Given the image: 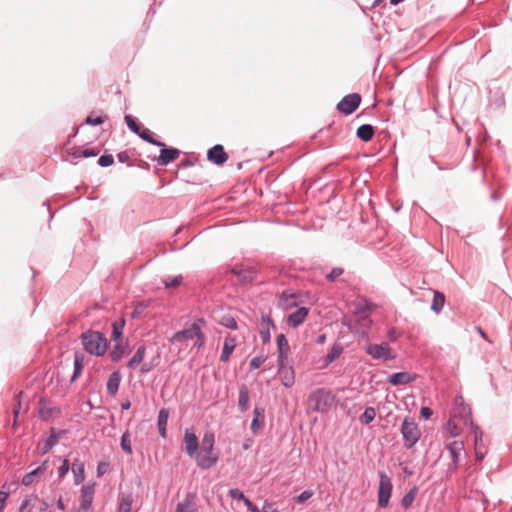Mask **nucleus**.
Instances as JSON below:
<instances>
[{
  "label": "nucleus",
  "instance_id": "f257e3e1",
  "mask_svg": "<svg viewBox=\"0 0 512 512\" xmlns=\"http://www.w3.org/2000/svg\"><path fill=\"white\" fill-rule=\"evenodd\" d=\"M215 437L213 433L204 434L200 450L198 449L196 456L193 458L202 469H209L214 466L218 460V455L214 452Z\"/></svg>",
  "mask_w": 512,
  "mask_h": 512
},
{
  "label": "nucleus",
  "instance_id": "f03ea898",
  "mask_svg": "<svg viewBox=\"0 0 512 512\" xmlns=\"http://www.w3.org/2000/svg\"><path fill=\"white\" fill-rule=\"evenodd\" d=\"M372 306L367 301H359L353 317L350 319L349 327L352 331L366 336L371 326L370 312Z\"/></svg>",
  "mask_w": 512,
  "mask_h": 512
},
{
  "label": "nucleus",
  "instance_id": "7ed1b4c3",
  "mask_svg": "<svg viewBox=\"0 0 512 512\" xmlns=\"http://www.w3.org/2000/svg\"><path fill=\"white\" fill-rule=\"evenodd\" d=\"M84 349L95 356H102L107 350V339L98 331H87L81 336Z\"/></svg>",
  "mask_w": 512,
  "mask_h": 512
},
{
  "label": "nucleus",
  "instance_id": "20e7f679",
  "mask_svg": "<svg viewBox=\"0 0 512 512\" xmlns=\"http://www.w3.org/2000/svg\"><path fill=\"white\" fill-rule=\"evenodd\" d=\"M335 402V396L324 389H318L312 392L308 397V406L313 411L326 412Z\"/></svg>",
  "mask_w": 512,
  "mask_h": 512
},
{
  "label": "nucleus",
  "instance_id": "39448f33",
  "mask_svg": "<svg viewBox=\"0 0 512 512\" xmlns=\"http://www.w3.org/2000/svg\"><path fill=\"white\" fill-rule=\"evenodd\" d=\"M200 323H202L201 320L193 323L189 328L175 333L173 335L171 341L172 342H182L184 340L196 338L194 346H196L198 348L202 347L205 342V337L201 331Z\"/></svg>",
  "mask_w": 512,
  "mask_h": 512
},
{
  "label": "nucleus",
  "instance_id": "423d86ee",
  "mask_svg": "<svg viewBox=\"0 0 512 512\" xmlns=\"http://www.w3.org/2000/svg\"><path fill=\"white\" fill-rule=\"evenodd\" d=\"M365 351L368 355L377 360L389 361L396 358L395 352L390 348L388 343H369L366 345Z\"/></svg>",
  "mask_w": 512,
  "mask_h": 512
},
{
  "label": "nucleus",
  "instance_id": "0eeeda50",
  "mask_svg": "<svg viewBox=\"0 0 512 512\" xmlns=\"http://www.w3.org/2000/svg\"><path fill=\"white\" fill-rule=\"evenodd\" d=\"M401 432L405 441V446L407 448L414 446L421 436V431L419 430L417 424L408 418L403 421Z\"/></svg>",
  "mask_w": 512,
  "mask_h": 512
},
{
  "label": "nucleus",
  "instance_id": "6e6552de",
  "mask_svg": "<svg viewBox=\"0 0 512 512\" xmlns=\"http://www.w3.org/2000/svg\"><path fill=\"white\" fill-rule=\"evenodd\" d=\"M392 482L390 477L385 473H380V481L378 488V506L386 508L389 505V500L392 494Z\"/></svg>",
  "mask_w": 512,
  "mask_h": 512
},
{
  "label": "nucleus",
  "instance_id": "1a4fd4ad",
  "mask_svg": "<svg viewBox=\"0 0 512 512\" xmlns=\"http://www.w3.org/2000/svg\"><path fill=\"white\" fill-rule=\"evenodd\" d=\"M94 484L84 485L81 489L79 506L74 509L75 512H93L92 501L94 498Z\"/></svg>",
  "mask_w": 512,
  "mask_h": 512
},
{
  "label": "nucleus",
  "instance_id": "9d476101",
  "mask_svg": "<svg viewBox=\"0 0 512 512\" xmlns=\"http://www.w3.org/2000/svg\"><path fill=\"white\" fill-rule=\"evenodd\" d=\"M361 96L357 93L346 95L337 105V109L345 114H352L360 105Z\"/></svg>",
  "mask_w": 512,
  "mask_h": 512
},
{
  "label": "nucleus",
  "instance_id": "9b49d317",
  "mask_svg": "<svg viewBox=\"0 0 512 512\" xmlns=\"http://www.w3.org/2000/svg\"><path fill=\"white\" fill-rule=\"evenodd\" d=\"M231 272L237 277L238 281L243 284L251 283L256 276V270L253 267L243 264H236Z\"/></svg>",
  "mask_w": 512,
  "mask_h": 512
},
{
  "label": "nucleus",
  "instance_id": "f8f14e48",
  "mask_svg": "<svg viewBox=\"0 0 512 512\" xmlns=\"http://www.w3.org/2000/svg\"><path fill=\"white\" fill-rule=\"evenodd\" d=\"M446 448L451 458L449 467L452 471H455L459 466L460 455L464 452V443L462 441H453Z\"/></svg>",
  "mask_w": 512,
  "mask_h": 512
},
{
  "label": "nucleus",
  "instance_id": "ddd939ff",
  "mask_svg": "<svg viewBox=\"0 0 512 512\" xmlns=\"http://www.w3.org/2000/svg\"><path fill=\"white\" fill-rule=\"evenodd\" d=\"M183 441H184V446H185L186 453L191 458L196 456L197 451L199 449V442H198V438L195 435V433L192 430H190V429H186L185 433H184V440Z\"/></svg>",
  "mask_w": 512,
  "mask_h": 512
},
{
  "label": "nucleus",
  "instance_id": "4468645a",
  "mask_svg": "<svg viewBox=\"0 0 512 512\" xmlns=\"http://www.w3.org/2000/svg\"><path fill=\"white\" fill-rule=\"evenodd\" d=\"M207 158L216 165H222L228 160V154L224 151L222 145L217 144L208 150Z\"/></svg>",
  "mask_w": 512,
  "mask_h": 512
},
{
  "label": "nucleus",
  "instance_id": "2eb2a0df",
  "mask_svg": "<svg viewBox=\"0 0 512 512\" xmlns=\"http://www.w3.org/2000/svg\"><path fill=\"white\" fill-rule=\"evenodd\" d=\"M278 374L285 387H292L294 385L295 376L292 367L286 366L284 362H279Z\"/></svg>",
  "mask_w": 512,
  "mask_h": 512
},
{
  "label": "nucleus",
  "instance_id": "dca6fc26",
  "mask_svg": "<svg viewBox=\"0 0 512 512\" xmlns=\"http://www.w3.org/2000/svg\"><path fill=\"white\" fill-rule=\"evenodd\" d=\"M175 512H198L196 496L188 494L183 501L177 504Z\"/></svg>",
  "mask_w": 512,
  "mask_h": 512
},
{
  "label": "nucleus",
  "instance_id": "f3484780",
  "mask_svg": "<svg viewBox=\"0 0 512 512\" xmlns=\"http://www.w3.org/2000/svg\"><path fill=\"white\" fill-rule=\"evenodd\" d=\"M307 315L308 309L306 307H300L288 315L287 324L293 328L298 327L300 324L304 322Z\"/></svg>",
  "mask_w": 512,
  "mask_h": 512
},
{
  "label": "nucleus",
  "instance_id": "a211bd4d",
  "mask_svg": "<svg viewBox=\"0 0 512 512\" xmlns=\"http://www.w3.org/2000/svg\"><path fill=\"white\" fill-rule=\"evenodd\" d=\"M237 345V340L234 336L228 334L224 339L223 349L220 356V360L222 362H228L233 351L235 350Z\"/></svg>",
  "mask_w": 512,
  "mask_h": 512
},
{
  "label": "nucleus",
  "instance_id": "6ab92c4d",
  "mask_svg": "<svg viewBox=\"0 0 512 512\" xmlns=\"http://www.w3.org/2000/svg\"><path fill=\"white\" fill-rule=\"evenodd\" d=\"M162 147L163 148L161 149L158 158V163L160 165H167L168 163L176 160L179 157L180 151L177 150L176 148H166L165 146Z\"/></svg>",
  "mask_w": 512,
  "mask_h": 512
},
{
  "label": "nucleus",
  "instance_id": "aec40b11",
  "mask_svg": "<svg viewBox=\"0 0 512 512\" xmlns=\"http://www.w3.org/2000/svg\"><path fill=\"white\" fill-rule=\"evenodd\" d=\"M415 378H416L415 375L410 374L408 372H398V373L391 374L388 377V382L394 386L404 385V384H408V383L414 381Z\"/></svg>",
  "mask_w": 512,
  "mask_h": 512
},
{
  "label": "nucleus",
  "instance_id": "412c9836",
  "mask_svg": "<svg viewBox=\"0 0 512 512\" xmlns=\"http://www.w3.org/2000/svg\"><path fill=\"white\" fill-rule=\"evenodd\" d=\"M229 496L232 499L243 501L245 506L250 512H259V509L256 505H254L239 489H230L229 490Z\"/></svg>",
  "mask_w": 512,
  "mask_h": 512
},
{
  "label": "nucleus",
  "instance_id": "4be33fe9",
  "mask_svg": "<svg viewBox=\"0 0 512 512\" xmlns=\"http://www.w3.org/2000/svg\"><path fill=\"white\" fill-rule=\"evenodd\" d=\"M277 348H278V362H284L289 354V344L283 334L277 336Z\"/></svg>",
  "mask_w": 512,
  "mask_h": 512
},
{
  "label": "nucleus",
  "instance_id": "5701e85b",
  "mask_svg": "<svg viewBox=\"0 0 512 512\" xmlns=\"http://www.w3.org/2000/svg\"><path fill=\"white\" fill-rule=\"evenodd\" d=\"M253 414H254V418L251 422L250 428H251V431L256 434L263 427L264 410L262 408L255 407Z\"/></svg>",
  "mask_w": 512,
  "mask_h": 512
},
{
  "label": "nucleus",
  "instance_id": "b1692460",
  "mask_svg": "<svg viewBox=\"0 0 512 512\" xmlns=\"http://www.w3.org/2000/svg\"><path fill=\"white\" fill-rule=\"evenodd\" d=\"M72 472L75 484H80L85 479V464L80 460H75L72 464Z\"/></svg>",
  "mask_w": 512,
  "mask_h": 512
},
{
  "label": "nucleus",
  "instance_id": "393cba45",
  "mask_svg": "<svg viewBox=\"0 0 512 512\" xmlns=\"http://www.w3.org/2000/svg\"><path fill=\"white\" fill-rule=\"evenodd\" d=\"M37 504L38 497L35 495H30L22 501L18 512H34V510H36Z\"/></svg>",
  "mask_w": 512,
  "mask_h": 512
},
{
  "label": "nucleus",
  "instance_id": "a878e982",
  "mask_svg": "<svg viewBox=\"0 0 512 512\" xmlns=\"http://www.w3.org/2000/svg\"><path fill=\"white\" fill-rule=\"evenodd\" d=\"M279 305L285 310L297 307L298 304L296 295L283 293L279 300Z\"/></svg>",
  "mask_w": 512,
  "mask_h": 512
},
{
  "label": "nucleus",
  "instance_id": "bb28decb",
  "mask_svg": "<svg viewBox=\"0 0 512 512\" xmlns=\"http://www.w3.org/2000/svg\"><path fill=\"white\" fill-rule=\"evenodd\" d=\"M120 375L119 373L117 372H113L110 376H109V379H108V382H107V392L114 396L118 389H119V385H120Z\"/></svg>",
  "mask_w": 512,
  "mask_h": 512
},
{
  "label": "nucleus",
  "instance_id": "cd10ccee",
  "mask_svg": "<svg viewBox=\"0 0 512 512\" xmlns=\"http://www.w3.org/2000/svg\"><path fill=\"white\" fill-rule=\"evenodd\" d=\"M373 135L374 128L369 124L361 125L357 129V136L365 142L370 141L373 138Z\"/></svg>",
  "mask_w": 512,
  "mask_h": 512
},
{
  "label": "nucleus",
  "instance_id": "c85d7f7f",
  "mask_svg": "<svg viewBox=\"0 0 512 512\" xmlns=\"http://www.w3.org/2000/svg\"><path fill=\"white\" fill-rule=\"evenodd\" d=\"M132 504V494H122L119 502L118 512H131Z\"/></svg>",
  "mask_w": 512,
  "mask_h": 512
},
{
  "label": "nucleus",
  "instance_id": "c756f323",
  "mask_svg": "<svg viewBox=\"0 0 512 512\" xmlns=\"http://www.w3.org/2000/svg\"><path fill=\"white\" fill-rule=\"evenodd\" d=\"M169 417V412L166 409H161L158 415V428L160 435L166 437V426Z\"/></svg>",
  "mask_w": 512,
  "mask_h": 512
},
{
  "label": "nucleus",
  "instance_id": "7c9ffc66",
  "mask_svg": "<svg viewBox=\"0 0 512 512\" xmlns=\"http://www.w3.org/2000/svg\"><path fill=\"white\" fill-rule=\"evenodd\" d=\"M46 463H47V461H45L41 466L37 467L33 471L25 474L24 477L22 478V484L25 485V486H30L31 484H33L34 481H35L36 476L40 472H42V470L44 469V466L46 465Z\"/></svg>",
  "mask_w": 512,
  "mask_h": 512
},
{
  "label": "nucleus",
  "instance_id": "2f4dec72",
  "mask_svg": "<svg viewBox=\"0 0 512 512\" xmlns=\"http://www.w3.org/2000/svg\"><path fill=\"white\" fill-rule=\"evenodd\" d=\"M239 408L242 412L249 407V392L246 386H242L239 391Z\"/></svg>",
  "mask_w": 512,
  "mask_h": 512
},
{
  "label": "nucleus",
  "instance_id": "473e14b6",
  "mask_svg": "<svg viewBox=\"0 0 512 512\" xmlns=\"http://www.w3.org/2000/svg\"><path fill=\"white\" fill-rule=\"evenodd\" d=\"M145 346H140L137 351L135 352V354L133 355V357L130 359V361L128 362V367L130 368H135L137 367L144 359V356H145Z\"/></svg>",
  "mask_w": 512,
  "mask_h": 512
},
{
  "label": "nucleus",
  "instance_id": "72a5a7b5",
  "mask_svg": "<svg viewBox=\"0 0 512 512\" xmlns=\"http://www.w3.org/2000/svg\"><path fill=\"white\" fill-rule=\"evenodd\" d=\"M83 359H84V356L82 354L75 353V356H74V374L71 377V381H75L78 378V376L81 374L82 369L84 367Z\"/></svg>",
  "mask_w": 512,
  "mask_h": 512
},
{
  "label": "nucleus",
  "instance_id": "f704fd0d",
  "mask_svg": "<svg viewBox=\"0 0 512 512\" xmlns=\"http://www.w3.org/2000/svg\"><path fill=\"white\" fill-rule=\"evenodd\" d=\"M444 302H445L444 294H442L441 292L435 291L431 309L435 313L438 314L442 310V308L444 306Z\"/></svg>",
  "mask_w": 512,
  "mask_h": 512
},
{
  "label": "nucleus",
  "instance_id": "c9c22d12",
  "mask_svg": "<svg viewBox=\"0 0 512 512\" xmlns=\"http://www.w3.org/2000/svg\"><path fill=\"white\" fill-rule=\"evenodd\" d=\"M138 135L145 141L153 144V145H156V146H165L164 143L160 142V141H157L156 139L153 138V133L148 129V128H141L140 130V133H138Z\"/></svg>",
  "mask_w": 512,
  "mask_h": 512
},
{
  "label": "nucleus",
  "instance_id": "e433bc0d",
  "mask_svg": "<svg viewBox=\"0 0 512 512\" xmlns=\"http://www.w3.org/2000/svg\"><path fill=\"white\" fill-rule=\"evenodd\" d=\"M417 492H418V490H417V488H416V487H414V488L410 489V490H409V492H407V493L403 496V498H402V500H401V505H402L404 508H409V507L412 505V503L414 502L415 497H416V495H417Z\"/></svg>",
  "mask_w": 512,
  "mask_h": 512
},
{
  "label": "nucleus",
  "instance_id": "4c0bfd02",
  "mask_svg": "<svg viewBox=\"0 0 512 512\" xmlns=\"http://www.w3.org/2000/svg\"><path fill=\"white\" fill-rule=\"evenodd\" d=\"M376 417V411L373 407H367L363 414L360 416V421L363 424H369Z\"/></svg>",
  "mask_w": 512,
  "mask_h": 512
},
{
  "label": "nucleus",
  "instance_id": "58836bf2",
  "mask_svg": "<svg viewBox=\"0 0 512 512\" xmlns=\"http://www.w3.org/2000/svg\"><path fill=\"white\" fill-rule=\"evenodd\" d=\"M471 431L474 435V445L475 447H484L483 445V432L480 428L473 423L471 424Z\"/></svg>",
  "mask_w": 512,
  "mask_h": 512
},
{
  "label": "nucleus",
  "instance_id": "ea45409f",
  "mask_svg": "<svg viewBox=\"0 0 512 512\" xmlns=\"http://www.w3.org/2000/svg\"><path fill=\"white\" fill-rule=\"evenodd\" d=\"M121 448L127 454L131 455L133 453L132 444H131V436H130L129 432L123 433V435L121 437Z\"/></svg>",
  "mask_w": 512,
  "mask_h": 512
},
{
  "label": "nucleus",
  "instance_id": "a19ab883",
  "mask_svg": "<svg viewBox=\"0 0 512 512\" xmlns=\"http://www.w3.org/2000/svg\"><path fill=\"white\" fill-rule=\"evenodd\" d=\"M125 321L124 319H120L119 321H116L113 323V331H112V339L117 340L122 335V331L124 328Z\"/></svg>",
  "mask_w": 512,
  "mask_h": 512
},
{
  "label": "nucleus",
  "instance_id": "79ce46f5",
  "mask_svg": "<svg viewBox=\"0 0 512 512\" xmlns=\"http://www.w3.org/2000/svg\"><path fill=\"white\" fill-rule=\"evenodd\" d=\"M57 442V438L52 434L42 445H39L38 448L41 454H46Z\"/></svg>",
  "mask_w": 512,
  "mask_h": 512
},
{
  "label": "nucleus",
  "instance_id": "37998d69",
  "mask_svg": "<svg viewBox=\"0 0 512 512\" xmlns=\"http://www.w3.org/2000/svg\"><path fill=\"white\" fill-rule=\"evenodd\" d=\"M125 122L133 132H135L136 134L140 133L142 127L140 124L136 122V120L132 116H125Z\"/></svg>",
  "mask_w": 512,
  "mask_h": 512
},
{
  "label": "nucleus",
  "instance_id": "c03bdc74",
  "mask_svg": "<svg viewBox=\"0 0 512 512\" xmlns=\"http://www.w3.org/2000/svg\"><path fill=\"white\" fill-rule=\"evenodd\" d=\"M81 154H76V153H73V156L76 157V158H79V157H94L96 155L99 154V149H95V148H91V149H83V150H80Z\"/></svg>",
  "mask_w": 512,
  "mask_h": 512
},
{
  "label": "nucleus",
  "instance_id": "a18cd8bd",
  "mask_svg": "<svg viewBox=\"0 0 512 512\" xmlns=\"http://www.w3.org/2000/svg\"><path fill=\"white\" fill-rule=\"evenodd\" d=\"M446 431L450 436L455 437L460 434V429L453 420H449L446 424Z\"/></svg>",
  "mask_w": 512,
  "mask_h": 512
},
{
  "label": "nucleus",
  "instance_id": "49530a36",
  "mask_svg": "<svg viewBox=\"0 0 512 512\" xmlns=\"http://www.w3.org/2000/svg\"><path fill=\"white\" fill-rule=\"evenodd\" d=\"M221 324L232 330H236L238 328L237 322L233 317H223Z\"/></svg>",
  "mask_w": 512,
  "mask_h": 512
},
{
  "label": "nucleus",
  "instance_id": "de8ad7c7",
  "mask_svg": "<svg viewBox=\"0 0 512 512\" xmlns=\"http://www.w3.org/2000/svg\"><path fill=\"white\" fill-rule=\"evenodd\" d=\"M341 353H342V348L341 347L333 346L331 351L327 354V360L329 362H332L335 359H337L340 356Z\"/></svg>",
  "mask_w": 512,
  "mask_h": 512
},
{
  "label": "nucleus",
  "instance_id": "09e8293b",
  "mask_svg": "<svg viewBox=\"0 0 512 512\" xmlns=\"http://www.w3.org/2000/svg\"><path fill=\"white\" fill-rule=\"evenodd\" d=\"M181 280H182L181 276H176V277L164 280V284H165L166 288L177 287L180 285Z\"/></svg>",
  "mask_w": 512,
  "mask_h": 512
},
{
  "label": "nucleus",
  "instance_id": "8fccbe9b",
  "mask_svg": "<svg viewBox=\"0 0 512 512\" xmlns=\"http://www.w3.org/2000/svg\"><path fill=\"white\" fill-rule=\"evenodd\" d=\"M113 162H114V159H113L112 155H102L98 160L99 165L102 167H108V166L112 165Z\"/></svg>",
  "mask_w": 512,
  "mask_h": 512
},
{
  "label": "nucleus",
  "instance_id": "3c124183",
  "mask_svg": "<svg viewBox=\"0 0 512 512\" xmlns=\"http://www.w3.org/2000/svg\"><path fill=\"white\" fill-rule=\"evenodd\" d=\"M123 354V348H121L119 345H115L113 351L111 352V358L113 361H118L122 358Z\"/></svg>",
  "mask_w": 512,
  "mask_h": 512
},
{
  "label": "nucleus",
  "instance_id": "603ef678",
  "mask_svg": "<svg viewBox=\"0 0 512 512\" xmlns=\"http://www.w3.org/2000/svg\"><path fill=\"white\" fill-rule=\"evenodd\" d=\"M69 468H70L69 461L67 459H64L62 465L58 469L59 478H61V479L64 478L65 475L68 473Z\"/></svg>",
  "mask_w": 512,
  "mask_h": 512
},
{
  "label": "nucleus",
  "instance_id": "864d4df0",
  "mask_svg": "<svg viewBox=\"0 0 512 512\" xmlns=\"http://www.w3.org/2000/svg\"><path fill=\"white\" fill-rule=\"evenodd\" d=\"M266 358L264 356H257L251 359L250 361V368L251 369H257L259 368L264 362Z\"/></svg>",
  "mask_w": 512,
  "mask_h": 512
},
{
  "label": "nucleus",
  "instance_id": "5fc2aeb1",
  "mask_svg": "<svg viewBox=\"0 0 512 512\" xmlns=\"http://www.w3.org/2000/svg\"><path fill=\"white\" fill-rule=\"evenodd\" d=\"M313 496V492L310 491V490H305L303 491L300 495H298L295 500L298 502V503H304L306 502L307 500H309L311 497Z\"/></svg>",
  "mask_w": 512,
  "mask_h": 512
},
{
  "label": "nucleus",
  "instance_id": "6e6d98bb",
  "mask_svg": "<svg viewBox=\"0 0 512 512\" xmlns=\"http://www.w3.org/2000/svg\"><path fill=\"white\" fill-rule=\"evenodd\" d=\"M8 497L9 491L0 490V512L4 511Z\"/></svg>",
  "mask_w": 512,
  "mask_h": 512
},
{
  "label": "nucleus",
  "instance_id": "4d7b16f0",
  "mask_svg": "<svg viewBox=\"0 0 512 512\" xmlns=\"http://www.w3.org/2000/svg\"><path fill=\"white\" fill-rule=\"evenodd\" d=\"M22 395V392H20L17 396H16V401H17V405L15 406V408L13 409V414H14V424H16V421L18 419V416H19V413H20V410H21V401H20V397Z\"/></svg>",
  "mask_w": 512,
  "mask_h": 512
},
{
  "label": "nucleus",
  "instance_id": "13d9d810",
  "mask_svg": "<svg viewBox=\"0 0 512 512\" xmlns=\"http://www.w3.org/2000/svg\"><path fill=\"white\" fill-rule=\"evenodd\" d=\"M87 124L89 125H100L104 122V119L100 116H97V117H93L92 115H89L87 118H86V121H85Z\"/></svg>",
  "mask_w": 512,
  "mask_h": 512
},
{
  "label": "nucleus",
  "instance_id": "bf43d9fd",
  "mask_svg": "<svg viewBox=\"0 0 512 512\" xmlns=\"http://www.w3.org/2000/svg\"><path fill=\"white\" fill-rule=\"evenodd\" d=\"M109 464L107 462H100L97 466V476L101 477L108 471Z\"/></svg>",
  "mask_w": 512,
  "mask_h": 512
},
{
  "label": "nucleus",
  "instance_id": "052dcab7",
  "mask_svg": "<svg viewBox=\"0 0 512 512\" xmlns=\"http://www.w3.org/2000/svg\"><path fill=\"white\" fill-rule=\"evenodd\" d=\"M343 269L342 268H334L328 275L327 278L331 281H334L336 278H338L340 275H342Z\"/></svg>",
  "mask_w": 512,
  "mask_h": 512
},
{
  "label": "nucleus",
  "instance_id": "680f3d73",
  "mask_svg": "<svg viewBox=\"0 0 512 512\" xmlns=\"http://www.w3.org/2000/svg\"><path fill=\"white\" fill-rule=\"evenodd\" d=\"M273 506V503L266 500L263 504L262 510H259V512H278V510Z\"/></svg>",
  "mask_w": 512,
  "mask_h": 512
},
{
  "label": "nucleus",
  "instance_id": "e2e57ef3",
  "mask_svg": "<svg viewBox=\"0 0 512 512\" xmlns=\"http://www.w3.org/2000/svg\"><path fill=\"white\" fill-rule=\"evenodd\" d=\"M48 509L49 505L47 504V502L38 498V504L36 507L37 512H48Z\"/></svg>",
  "mask_w": 512,
  "mask_h": 512
},
{
  "label": "nucleus",
  "instance_id": "0e129e2a",
  "mask_svg": "<svg viewBox=\"0 0 512 512\" xmlns=\"http://www.w3.org/2000/svg\"><path fill=\"white\" fill-rule=\"evenodd\" d=\"M40 404H41L40 409H39L40 417L43 418V419H48L49 416H50L51 410L50 409H46V407H45L43 402H41Z\"/></svg>",
  "mask_w": 512,
  "mask_h": 512
},
{
  "label": "nucleus",
  "instance_id": "69168bd1",
  "mask_svg": "<svg viewBox=\"0 0 512 512\" xmlns=\"http://www.w3.org/2000/svg\"><path fill=\"white\" fill-rule=\"evenodd\" d=\"M146 307L147 305L144 303L137 304L132 313V317H136L137 315L141 314L146 309Z\"/></svg>",
  "mask_w": 512,
  "mask_h": 512
},
{
  "label": "nucleus",
  "instance_id": "338daca9",
  "mask_svg": "<svg viewBox=\"0 0 512 512\" xmlns=\"http://www.w3.org/2000/svg\"><path fill=\"white\" fill-rule=\"evenodd\" d=\"M484 447H475V456L477 461H481L485 456Z\"/></svg>",
  "mask_w": 512,
  "mask_h": 512
},
{
  "label": "nucleus",
  "instance_id": "774afa93",
  "mask_svg": "<svg viewBox=\"0 0 512 512\" xmlns=\"http://www.w3.org/2000/svg\"><path fill=\"white\" fill-rule=\"evenodd\" d=\"M420 414L424 419H429L432 415V410L429 407H422Z\"/></svg>",
  "mask_w": 512,
  "mask_h": 512
}]
</instances>
